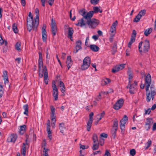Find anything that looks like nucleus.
<instances>
[{
	"label": "nucleus",
	"mask_w": 156,
	"mask_h": 156,
	"mask_svg": "<svg viewBox=\"0 0 156 156\" xmlns=\"http://www.w3.org/2000/svg\"><path fill=\"white\" fill-rule=\"evenodd\" d=\"M99 0H91V3L93 4L96 5L97 4Z\"/></svg>",
	"instance_id": "3c124183"
},
{
	"label": "nucleus",
	"mask_w": 156,
	"mask_h": 156,
	"mask_svg": "<svg viewBox=\"0 0 156 156\" xmlns=\"http://www.w3.org/2000/svg\"><path fill=\"white\" fill-rule=\"evenodd\" d=\"M88 147V146H85L84 145H81L80 147V149L82 148V149H87Z\"/></svg>",
	"instance_id": "680f3d73"
},
{
	"label": "nucleus",
	"mask_w": 156,
	"mask_h": 156,
	"mask_svg": "<svg viewBox=\"0 0 156 156\" xmlns=\"http://www.w3.org/2000/svg\"><path fill=\"white\" fill-rule=\"evenodd\" d=\"M17 138L16 134H12L8 137L7 140L9 142L14 143Z\"/></svg>",
	"instance_id": "aec40b11"
},
{
	"label": "nucleus",
	"mask_w": 156,
	"mask_h": 156,
	"mask_svg": "<svg viewBox=\"0 0 156 156\" xmlns=\"http://www.w3.org/2000/svg\"><path fill=\"white\" fill-rule=\"evenodd\" d=\"M146 10L145 9H143L141 10L139 12L138 15H139V16H140L141 17L142 16L145 15V14H146Z\"/></svg>",
	"instance_id": "c9c22d12"
},
{
	"label": "nucleus",
	"mask_w": 156,
	"mask_h": 156,
	"mask_svg": "<svg viewBox=\"0 0 156 156\" xmlns=\"http://www.w3.org/2000/svg\"><path fill=\"white\" fill-rule=\"evenodd\" d=\"M104 156H111L110 153L108 150H106L105 154Z\"/></svg>",
	"instance_id": "6e6d98bb"
},
{
	"label": "nucleus",
	"mask_w": 156,
	"mask_h": 156,
	"mask_svg": "<svg viewBox=\"0 0 156 156\" xmlns=\"http://www.w3.org/2000/svg\"><path fill=\"white\" fill-rule=\"evenodd\" d=\"M130 153L131 155L134 156L136 154V151L134 149H132L130 151Z\"/></svg>",
	"instance_id": "49530a36"
},
{
	"label": "nucleus",
	"mask_w": 156,
	"mask_h": 156,
	"mask_svg": "<svg viewBox=\"0 0 156 156\" xmlns=\"http://www.w3.org/2000/svg\"><path fill=\"white\" fill-rule=\"evenodd\" d=\"M111 81L109 78H106L104 79L102 81V83L104 84H107L110 83Z\"/></svg>",
	"instance_id": "ea45409f"
},
{
	"label": "nucleus",
	"mask_w": 156,
	"mask_h": 156,
	"mask_svg": "<svg viewBox=\"0 0 156 156\" xmlns=\"http://www.w3.org/2000/svg\"><path fill=\"white\" fill-rule=\"evenodd\" d=\"M42 147L43 148L44 150H45V149H46V143L45 140H44V143L43 144V145L42 146Z\"/></svg>",
	"instance_id": "864d4df0"
},
{
	"label": "nucleus",
	"mask_w": 156,
	"mask_h": 156,
	"mask_svg": "<svg viewBox=\"0 0 156 156\" xmlns=\"http://www.w3.org/2000/svg\"><path fill=\"white\" fill-rule=\"evenodd\" d=\"M83 17L78 21V23L76 24L77 26L83 27L85 26L87 24V20L84 19Z\"/></svg>",
	"instance_id": "6ab92c4d"
},
{
	"label": "nucleus",
	"mask_w": 156,
	"mask_h": 156,
	"mask_svg": "<svg viewBox=\"0 0 156 156\" xmlns=\"http://www.w3.org/2000/svg\"><path fill=\"white\" fill-rule=\"evenodd\" d=\"M156 130V123H154L153 124L152 127V130L155 131Z\"/></svg>",
	"instance_id": "774afa93"
},
{
	"label": "nucleus",
	"mask_w": 156,
	"mask_h": 156,
	"mask_svg": "<svg viewBox=\"0 0 156 156\" xmlns=\"http://www.w3.org/2000/svg\"><path fill=\"white\" fill-rule=\"evenodd\" d=\"M3 76L4 77L7 78L8 77L7 72L6 71H4L3 72Z\"/></svg>",
	"instance_id": "bf43d9fd"
},
{
	"label": "nucleus",
	"mask_w": 156,
	"mask_h": 156,
	"mask_svg": "<svg viewBox=\"0 0 156 156\" xmlns=\"http://www.w3.org/2000/svg\"><path fill=\"white\" fill-rule=\"evenodd\" d=\"M128 73L129 76V83H130V80L132 79L133 77V74L132 73L130 70H129L128 72Z\"/></svg>",
	"instance_id": "4c0bfd02"
},
{
	"label": "nucleus",
	"mask_w": 156,
	"mask_h": 156,
	"mask_svg": "<svg viewBox=\"0 0 156 156\" xmlns=\"http://www.w3.org/2000/svg\"><path fill=\"white\" fill-rule=\"evenodd\" d=\"M51 31L53 36L56 35L57 32V27L55 20L51 19Z\"/></svg>",
	"instance_id": "ddd939ff"
},
{
	"label": "nucleus",
	"mask_w": 156,
	"mask_h": 156,
	"mask_svg": "<svg viewBox=\"0 0 156 156\" xmlns=\"http://www.w3.org/2000/svg\"><path fill=\"white\" fill-rule=\"evenodd\" d=\"M93 10L94 11H93L94 12V13H98V12L101 13L103 11L102 9H101L100 7H94L93 8Z\"/></svg>",
	"instance_id": "bb28decb"
},
{
	"label": "nucleus",
	"mask_w": 156,
	"mask_h": 156,
	"mask_svg": "<svg viewBox=\"0 0 156 156\" xmlns=\"http://www.w3.org/2000/svg\"><path fill=\"white\" fill-rule=\"evenodd\" d=\"M104 94V93L101 92L99 93V95L97 96L96 98V99L97 101H99L101 98V96Z\"/></svg>",
	"instance_id": "a19ab883"
},
{
	"label": "nucleus",
	"mask_w": 156,
	"mask_h": 156,
	"mask_svg": "<svg viewBox=\"0 0 156 156\" xmlns=\"http://www.w3.org/2000/svg\"><path fill=\"white\" fill-rule=\"evenodd\" d=\"M125 64H122L115 66L112 69L113 73H115L120 70L122 69L125 67Z\"/></svg>",
	"instance_id": "dca6fc26"
},
{
	"label": "nucleus",
	"mask_w": 156,
	"mask_h": 156,
	"mask_svg": "<svg viewBox=\"0 0 156 156\" xmlns=\"http://www.w3.org/2000/svg\"><path fill=\"white\" fill-rule=\"evenodd\" d=\"M152 31V29L151 28H150L147 29L144 32V34L146 36H148L150 34Z\"/></svg>",
	"instance_id": "c85d7f7f"
},
{
	"label": "nucleus",
	"mask_w": 156,
	"mask_h": 156,
	"mask_svg": "<svg viewBox=\"0 0 156 156\" xmlns=\"http://www.w3.org/2000/svg\"><path fill=\"white\" fill-rule=\"evenodd\" d=\"M53 96L55 101H56L58 98V88H53Z\"/></svg>",
	"instance_id": "412c9836"
},
{
	"label": "nucleus",
	"mask_w": 156,
	"mask_h": 156,
	"mask_svg": "<svg viewBox=\"0 0 156 156\" xmlns=\"http://www.w3.org/2000/svg\"><path fill=\"white\" fill-rule=\"evenodd\" d=\"M51 121L56 120L55 116V113H53V114L51 113Z\"/></svg>",
	"instance_id": "09e8293b"
},
{
	"label": "nucleus",
	"mask_w": 156,
	"mask_h": 156,
	"mask_svg": "<svg viewBox=\"0 0 156 156\" xmlns=\"http://www.w3.org/2000/svg\"><path fill=\"white\" fill-rule=\"evenodd\" d=\"M29 146L28 143L26 142V143H23L22 147L21 149V154L23 156H25L26 154V150L28 149Z\"/></svg>",
	"instance_id": "a211bd4d"
},
{
	"label": "nucleus",
	"mask_w": 156,
	"mask_h": 156,
	"mask_svg": "<svg viewBox=\"0 0 156 156\" xmlns=\"http://www.w3.org/2000/svg\"><path fill=\"white\" fill-rule=\"evenodd\" d=\"M90 48L92 51L95 52L98 51L99 49V48L98 46L94 44L91 45L90 46Z\"/></svg>",
	"instance_id": "393cba45"
},
{
	"label": "nucleus",
	"mask_w": 156,
	"mask_h": 156,
	"mask_svg": "<svg viewBox=\"0 0 156 156\" xmlns=\"http://www.w3.org/2000/svg\"><path fill=\"white\" fill-rule=\"evenodd\" d=\"M46 29V25L45 24H44L42 29V38L44 42H45L47 39V36Z\"/></svg>",
	"instance_id": "2eb2a0df"
},
{
	"label": "nucleus",
	"mask_w": 156,
	"mask_h": 156,
	"mask_svg": "<svg viewBox=\"0 0 156 156\" xmlns=\"http://www.w3.org/2000/svg\"><path fill=\"white\" fill-rule=\"evenodd\" d=\"M81 41L80 40H79L76 42L75 49L73 51V52L74 53H76L78 51L82 49Z\"/></svg>",
	"instance_id": "f3484780"
},
{
	"label": "nucleus",
	"mask_w": 156,
	"mask_h": 156,
	"mask_svg": "<svg viewBox=\"0 0 156 156\" xmlns=\"http://www.w3.org/2000/svg\"><path fill=\"white\" fill-rule=\"evenodd\" d=\"M35 13L36 15V18L35 19V23L34 24V30L36 31L38 27L39 22V11L37 8H36L35 10Z\"/></svg>",
	"instance_id": "9d476101"
},
{
	"label": "nucleus",
	"mask_w": 156,
	"mask_h": 156,
	"mask_svg": "<svg viewBox=\"0 0 156 156\" xmlns=\"http://www.w3.org/2000/svg\"><path fill=\"white\" fill-rule=\"evenodd\" d=\"M4 81L5 84V87H6L7 86H6V83H8V77H7V78L4 77Z\"/></svg>",
	"instance_id": "4d7b16f0"
},
{
	"label": "nucleus",
	"mask_w": 156,
	"mask_h": 156,
	"mask_svg": "<svg viewBox=\"0 0 156 156\" xmlns=\"http://www.w3.org/2000/svg\"><path fill=\"white\" fill-rule=\"evenodd\" d=\"M12 30L15 33H17L18 32V30L16 24H13L12 26Z\"/></svg>",
	"instance_id": "79ce46f5"
},
{
	"label": "nucleus",
	"mask_w": 156,
	"mask_h": 156,
	"mask_svg": "<svg viewBox=\"0 0 156 156\" xmlns=\"http://www.w3.org/2000/svg\"><path fill=\"white\" fill-rule=\"evenodd\" d=\"M135 91V88H130L129 92L131 94H134Z\"/></svg>",
	"instance_id": "5fc2aeb1"
},
{
	"label": "nucleus",
	"mask_w": 156,
	"mask_h": 156,
	"mask_svg": "<svg viewBox=\"0 0 156 156\" xmlns=\"http://www.w3.org/2000/svg\"><path fill=\"white\" fill-rule=\"evenodd\" d=\"M99 147V143H94L92 149L93 150H97Z\"/></svg>",
	"instance_id": "e433bc0d"
},
{
	"label": "nucleus",
	"mask_w": 156,
	"mask_h": 156,
	"mask_svg": "<svg viewBox=\"0 0 156 156\" xmlns=\"http://www.w3.org/2000/svg\"><path fill=\"white\" fill-rule=\"evenodd\" d=\"M79 13L83 16L84 18L87 20H91L90 19L94 14V12L91 11L87 12L85 9H82L80 10Z\"/></svg>",
	"instance_id": "20e7f679"
},
{
	"label": "nucleus",
	"mask_w": 156,
	"mask_h": 156,
	"mask_svg": "<svg viewBox=\"0 0 156 156\" xmlns=\"http://www.w3.org/2000/svg\"><path fill=\"white\" fill-rule=\"evenodd\" d=\"M124 103L123 99L121 98L118 100L114 106V108L116 110L120 109Z\"/></svg>",
	"instance_id": "4468645a"
},
{
	"label": "nucleus",
	"mask_w": 156,
	"mask_h": 156,
	"mask_svg": "<svg viewBox=\"0 0 156 156\" xmlns=\"http://www.w3.org/2000/svg\"><path fill=\"white\" fill-rule=\"evenodd\" d=\"M26 126L25 125L21 126L19 133L20 135L23 134L26 131Z\"/></svg>",
	"instance_id": "a878e982"
},
{
	"label": "nucleus",
	"mask_w": 156,
	"mask_h": 156,
	"mask_svg": "<svg viewBox=\"0 0 156 156\" xmlns=\"http://www.w3.org/2000/svg\"><path fill=\"white\" fill-rule=\"evenodd\" d=\"M21 43L20 42H18L15 45V49L18 51H21Z\"/></svg>",
	"instance_id": "5701e85b"
},
{
	"label": "nucleus",
	"mask_w": 156,
	"mask_h": 156,
	"mask_svg": "<svg viewBox=\"0 0 156 156\" xmlns=\"http://www.w3.org/2000/svg\"><path fill=\"white\" fill-rule=\"evenodd\" d=\"M54 2V0H48V4L50 5H52L53 4Z\"/></svg>",
	"instance_id": "0e129e2a"
},
{
	"label": "nucleus",
	"mask_w": 156,
	"mask_h": 156,
	"mask_svg": "<svg viewBox=\"0 0 156 156\" xmlns=\"http://www.w3.org/2000/svg\"><path fill=\"white\" fill-rule=\"evenodd\" d=\"M50 108L51 109V113H55V108L53 106H50Z\"/></svg>",
	"instance_id": "13d9d810"
},
{
	"label": "nucleus",
	"mask_w": 156,
	"mask_h": 156,
	"mask_svg": "<svg viewBox=\"0 0 156 156\" xmlns=\"http://www.w3.org/2000/svg\"><path fill=\"white\" fill-rule=\"evenodd\" d=\"M137 85V82L136 81H135L134 82V83L130 85L129 88H134V87H136ZM129 87H127V88H129Z\"/></svg>",
	"instance_id": "a18cd8bd"
},
{
	"label": "nucleus",
	"mask_w": 156,
	"mask_h": 156,
	"mask_svg": "<svg viewBox=\"0 0 156 156\" xmlns=\"http://www.w3.org/2000/svg\"><path fill=\"white\" fill-rule=\"evenodd\" d=\"M151 75L149 74H148L146 76L145 82V84H141L140 85V88H149L151 83Z\"/></svg>",
	"instance_id": "1a4fd4ad"
},
{
	"label": "nucleus",
	"mask_w": 156,
	"mask_h": 156,
	"mask_svg": "<svg viewBox=\"0 0 156 156\" xmlns=\"http://www.w3.org/2000/svg\"><path fill=\"white\" fill-rule=\"evenodd\" d=\"M38 66L39 68V76L42 78L44 74V81L45 83L47 84L48 83V75L47 69L45 66L43 65L42 55L41 53H39V57L38 60Z\"/></svg>",
	"instance_id": "f257e3e1"
},
{
	"label": "nucleus",
	"mask_w": 156,
	"mask_h": 156,
	"mask_svg": "<svg viewBox=\"0 0 156 156\" xmlns=\"http://www.w3.org/2000/svg\"><path fill=\"white\" fill-rule=\"evenodd\" d=\"M92 121H88L87 123V130L88 131H89L92 125Z\"/></svg>",
	"instance_id": "f704fd0d"
},
{
	"label": "nucleus",
	"mask_w": 156,
	"mask_h": 156,
	"mask_svg": "<svg viewBox=\"0 0 156 156\" xmlns=\"http://www.w3.org/2000/svg\"><path fill=\"white\" fill-rule=\"evenodd\" d=\"M105 113L104 112H103L101 114H98L97 115V120L98 121L100 120L102 118L105 116Z\"/></svg>",
	"instance_id": "cd10ccee"
},
{
	"label": "nucleus",
	"mask_w": 156,
	"mask_h": 156,
	"mask_svg": "<svg viewBox=\"0 0 156 156\" xmlns=\"http://www.w3.org/2000/svg\"><path fill=\"white\" fill-rule=\"evenodd\" d=\"M66 64L68 69H69V68L72 66V62L71 57L70 56H69L67 57V58Z\"/></svg>",
	"instance_id": "4be33fe9"
},
{
	"label": "nucleus",
	"mask_w": 156,
	"mask_h": 156,
	"mask_svg": "<svg viewBox=\"0 0 156 156\" xmlns=\"http://www.w3.org/2000/svg\"><path fill=\"white\" fill-rule=\"evenodd\" d=\"M151 141L150 139H149L147 142L145 144V149H147L151 146Z\"/></svg>",
	"instance_id": "72a5a7b5"
},
{
	"label": "nucleus",
	"mask_w": 156,
	"mask_h": 156,
	"mask_svg": "<svg viewBox=\"0 0 156 156\" xmlns=\"http://www.w3.org/2000/svg\"><path fill=\"white\" fill-rule=\"evenodd\" d=\"M99 23V20L96 19H93L87 20V24L90 28L93 29L95 28Z\"/></svg>",
	"instance_id": "423d86ee"
},
{
	"label": "nucleus",
	"mask_w": 156,
	"mask_h": 156,
	"mask_svg": "<svg viewBox=\"0 0 156 156\" xmlns=\"http://www.w3.org/2000/svg\"><path fill=\"white\" fill-rule=\"evenodd\" d=\"M47 131L48 133V137L51 140L52 138V135L51 134V131L50 130H47Z\"/></svg>",
	"instance_id": "c03bdc74"
},
{
	"label": "nucleus",
	"mask_w": 156,
	"mask_h": 156,
	"mask_svg": "<svg viewBox=\"0 0 156 156\" xmlns=\"http://www.w3.org/2000/svg\"><path fill=\"white\" fill-rule=\"evenodd\" d=\"M117 129H112L111 131V133L112 134V136L114 139H115L116 136V132Z\"/></svg>",
	"instance_id": "58836bf2"
},
{
	"label": "nucleus",
	"mask_w": 156,
	"mask_h": 156,
	"mask_svg": "<svg viewBox=\"0 0 156 156\" xmlns=\"http://www.w3.org/2000/svg\"><path fill=\"white\" fill-rule=\"evenodd\" d=\"M59 128L60 130V132L63 133L64 130L66 129L64 123L63 122L60 123L59 125Z\"/></svg>",
	"instance_id": "b1692460"
},
{
	"label": "nucleus",
	"mask_w": 156,
	"mask_h": 156,
	"mask_svg": "<svg viewBox=\"0 0 156 156\" xmlns=\"http://www.w3.org/2000/svg\"><path fill=\"white\" fill-rule=\"evenodd\" d=\"M58 86L60 87L64 88V85L63 82L61 81L58 82Z\"/></svg>",
	"instance_id": "de8ad7c7"
},
{
	"label": "nucleus",
	"mask_w": 156,
	"mask_h": 156,
	"mask_svg": "<svg viewBox=\"0 0 156 156\" xmlns=\"http://www.w3.org/2000/svg\"><path fill=\"white\" fill-rule=\"evenodd\" d=\"M118 25V22L117 20L115 21L114 22L111 27L110 29V34L112 37H114L115 36L116 31V27Z\"/></svg>",
	"instance_id": "f8f14e48"
},
{
	"label": "nucleus",
	"mask_w": 156,
	"mask_h": 156,
	"mask_svg": "<svg viewBox=\"0 0 156 156\" xmlns=\"http://www.w3.org/2000/svg\"><path fill=\"white\" fill-rule=\"evenodd\" d=\"M139 51L141 53L143 51L146 53L150 49V44L148 40H146L140 42L138 45Z\"/></svg>",
	"instance_id": "f03ea898"
},
{
	"label": "nucleus",
	"mask_w": 156,
	"mask_h": 156,
	"mask_svg": "<svg viewBox=\"0 0 156 156\" xmlns=\"http://www.w3.org/2000/svg\"><path fill=\"white\" fill-rule=\"evenodd\" d=\"M141 17H140V16H139V15H137L136 16V17L134 19L133 22H138L139 21L140 19H141Z\"/></svg>",
	"instance_id": "37998d69"
},
{
	"label": "nucleus",
	"mask_w": 156,
	"mask_h": 156,
	"mask_svg": "<svg viewBox=\"0 0 156 156\" xmlns=\"http://www.w3.org/2000/svg\"><path fill=\"white\" fill-rule=\"evenodd\" d=\"M151 112V109L150 108L145 110V114H149Z\"/></svg>",
	"instance_id": "e2e57ef3"
},
{
	"label": "nucleus",
	"mask_w": 156,
	"mask_h": 156,
	"mask_svg": "<svg viewBox=\"0 0 156 156\" xmlns=\"http://www.w3.org/2000/svg\"><path fill=\"white\" fill-rule=\"evenodd\" d=\"M153 122V120L151 118H148L146 119L145 128L148 131L150 129Z\"/></svg>",
	"instance_id": "9b49d317"
},
{
	"label": "nucleus",
	"mask_w": 156,
	"mask_h": 156,
	"mask_svg": "<svg viewBox=\"0 0 156 156\" xmlns=\"http://www.w3.org/2000/svg\"><path fill=\"white\" fill-rule=\"evenodd\" d=\"M146 100L147 102H149L152 99L153 100L154 96L156 94L155 90L154 88H146Z\"/></svg>",
	"instance_id": "39448f33"
},
{
	"label": "nucleus",
	"mask_w": 156,
	"mask_h": 156,
	"mask_svg": "<svg viewBox=\"0 0 156 156\" xmlns=\"http://www.w3.org/2000/svg\"><path fill=\"white\" fill-rule=\"evenodd\" d=\"M100 136L101 137H103L104 138H107L108 136V135L105 133H102L101 134Z\"/></svg>",
	"instance_id": "052dcab7"
},
{
	"label": "nucleus",
	"mask_w": 156,
	"mask_h": 156,
	"mask_svg": "<svg viewBox=\"0 0 156 156\" xmlns=\"http://www.w3.org/2000/svg\"><path fill=\"white\" fill-rule=\"evenodd\" d=\"M136 34V31L135 30H133L132 34L131 36L135 37Z\"/></svg>",
	"instance_id": "338daca9"
},
{
	"label": "nucleus",
	"mask_w": 156,
	"mask_h": 156,
	"mask_svg": "<svg viewBox=\"0 0 156 156\" xmlns=\"http://www.w3.org/2000/svg\"><path fill=\"white\" fill-rule=\"evenodd\" d=\"M23 108L25 111L23 112V114L27 115L28 113V105L27 104L25 105H23Z\"/></svg>",
	"instance_id": "2f4dec72"
},
{
	"label": "nucleus",
	"mask_w": 156,
	"mask_h": 156,
	"mask_svg": "<svg viewBox=\"0 0 156 156\" xmlns=\"http://www.w3.org/2000/svg\"><path fill=\"white\" fill-rule=\"evenodd\" d=\"M127 120L128 117L126 115H125L123 119L120 121V127L121 129V133L122 134H123L124 133L125 131V124Z\"/></svg>",
	"instance_id": "6e6552de"
},
{
	"label": "nucleus",
	"mask_w": 156,
	"mask_h": 156,
	"mask_svg": "<svg viewBox=\"0 0 156 156\" xmlns=\"http://www.w3.org/2000/svg\"><path fill=\"white\" fill-rule=\"evenodd\" d=\"M90 58L89 57H86L83 60V64L81 66V69L84 70L87 69L90 66Z\"/></svg>",
	"instance_id": "0eeeda50"
},
{
	"label": "nucleus",
	"mask_w": 156,
	"mask_h": 156,
	"mask_svg": "<svg viewBox=\"0 0 156 156\" xmlns=\"http://www.w3.org/2000/svg\"><path fill=\"white\" fill-rule=\"evenodd\" d=\"M50 121L48 120V123H47V130H50L51 126L50 125Z\"/></svg>",
	"instance_id": "8fccbe9b"
},
{
	"label": "nucleus",
	"mask_w": 156,
	"mask_h": 156,
	"mask_svg": "<svg viewBox=\"0 0 156 156\" xmlns=\"http://www.w3.org/2000/svg\"><path fill=\"white\" fill-rule=\"evenodd\" d=\"M118 126V121L116 119H115L113 121V124L112 129H117Z\"/></svg>",
	"instance_id": "c756f323"
},
{
	"label": "nucleus",
	"mask_w": 156,
	"mask_h": 156,
	"mask_svg": "<svg viewBox=\"0 0 156 156\" xmlns=\"http://www.w3.org/2000/svg\"><path fill=\"white\" fill-rule=\"evenodd\" d=\"M28 16L29 17L27 18V27L28 30L30 32L32 29L34 30L35 21L33 20V16L31 12H29Z\"/></svg>",
	"instance_id": "7ed1b4c3"
},
{
	"label": "nucleus",
	"mask_w": 156,
	"mask_h": 156,
	"mask_svg": "<svg viewBox=\"0 0 156 156\" xmlns=\"http://www.w3.org/2000/svg\"><path fill=\"white\" fill-rule=\"evenodd\" d=\"M73 30L72 27H69L68 28V36L70 38L72 37L73 34Z\"/></svg>",
	"instance_id": "7c9ffc66"
},
{
	"label": "nucleus",
	"mask_w": 156,
	"mask_h": 156,
	"mask_svg": "<svg viewBox=\"0 0 156 156\" xmlns=\"http://www.w3.org/2000/svg\"><path fill=\"white\" fill-rule=\"evenodd\" d=\"M113 92V90L112 88H110L109 91L106 92H103L104 94H107L111 93H112Z\"/></svg>",
	"instance_id": "603ef678"
},
{
	"label": "nucleus",
	"mask_w": 156,
	"mask_h": 156,
	"mask_svg": "<svg viewBox=\"0 0 156 156\" xmlns=\"http://www.w3.org/2000/svg\"><path fill=\"white\" fill-rule=\"evenodd\" d=\"M52 121V122L51 124V126L53 128H55V123L56 120H54Z\"/></svg>",
	"instance_id": "69168bd1"
},
{
	"label": "nucleus",
	"mask_w": 156,
	"mask_h": 156,
	"mask_svg": "<svg viewBox=\"0 0 156 156\" xmlns=\"http://www.w3.org/2000/svg\"><path fill=\"white\" fill-rule=\"evenodd\" d=\"M93 143H98V137L96 134L95 133L94 134L93 136Z\"/></svg>",
	"instance_id": "473e14b6"
}]
</instances>
